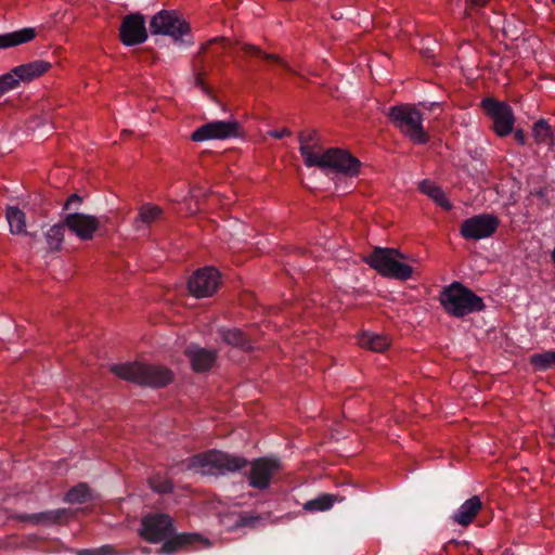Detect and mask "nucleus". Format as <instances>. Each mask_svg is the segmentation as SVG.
I'll return each instance as SVG.
<instances>
[{"mask_svg":"<svg viewBox=\"0 0 555 555\" xmlns=\"http://www.w3.org/2000/svg\"><path fill=\"white\" fill-rule=\"evenodd\" d=\"M299 151L305 165L313 167L318 156L324 152L323 146L319 142L318 132L315 130L301 131L299 133Z\"/></svg>","mask_w":555,"mask_h":555,"instance_id":"obj_16","label":"nucleus"},{"mask_svg":"<svg viewBox=\"0 0 555 555\" xmlns=\"http://www.w3.org/2000/svg\"><path fill=\"white\" fill-rule=\"evenodd\" d=\"M119 38L125 46H137L147 39L145 18L140 13L126 15L119 27Z\"/></svg>","mask_w":555,"mask_h":555,"instance_id":"obj_14","label":"nucleus"},{"mask_svg":"<svg viewBox=\"0 0 555 555\" xmlns=\"http://www.w3.org/2000/svg\"><path fill=\"white\" fill-rule=\"evenodd\" d=\"M65 228H67V227L63 222L60 224H54L53 227H51L48 230V232L46 234V238H47L49 248L51 250H60L61 249L63 241H64Z\"/></svg>","mask_w":555,"mask_h":555,"instance_id":"obj_31","label":"nucleus"},{"mask_svg":"<svg viewBox=\"0 0 555 555\" xmlns=\"http://www.w3.org/2000/svg\"><path fill=\"white\" fill-rule=\"evenodd\" d=\"M282 469V463L278 459H256L250 462V469L246 473L248 485L257 490H267Z\"/></svg>","mask_w":555,"mask_h":555,"instance_id":"obj_8","label":"nucleus"},{"mask_svg":"<svg viewBox=\"0 0 555 555\" xmlns=\"http://www.w3.org/2000/svg\"><path fill=\"white\" fill-rule=\"evenodd\" d=\"M323 171L353 178L360 172L361 162L348 151L331 147L318 156L314 166Z\"/></svg>","mask_w":555,"mask_h":555,"instance_id":"obj_7","label":"nucleus"},{"mask_svg":"<svg viewBox=\"0 0 555 555\" xmlns=\"http://www.w3.org/2000/svg\"><path fill=\"white\" fill-rule=\"evenodd\" d=\"M163 218L164 210L157 205L147 203L139 208L133 224L137 230H142L157 223Z\"/></svg>","mask_w":555,"mask_h":555,"instance_id":"obj_21","label":"nucleus"},{"mask_svg":"<svg viewBox=\"0 0 555 555\" xmlns=\"http://www.w3.org/2000/svg\"><path fill=\"white\" fill-rule=\"evenodd\" d=\"M109 370L124 380L154 388L165 387L173 378V374L169 369L141 362L113 364Z\"/></svg>","mask_w":555,"mask_h":555,"instance_id":"obj_1","label":"nucleus"},{"mask_svg":"<svg viewBox=\"0 0 555 555\" xmlns=\"http://www.w3.org/2000/svg\"><path fill=\"white\" fill-rule=\"evenodd\" d=\"M268 133L270 137L275 139H282L284 137H289L292 134V132L287 128H284L282 130H271Z\"/></svg>","mask_w":555,"mask_h":555,"instance_id":"obj_40","label":"nucleus"},{"mask_svg":"<svg viewBox=\"0 0 555 555\" xmlns=\"http://www.w3.org/2000/svg\"><path fill=\"white\" fill-rule=\"evenodd\" d=\"M36 37L34 28H23L16 31L0 34V49L15 47L31 41Z\"/></svg>","mask_w":555,"mask_h":555,"instance_id":"obj_22","label":"nucleus"},{"mask_svg":"<svg viewBox=\"0 0 555 555\" xmlns=\"http://www.w3.org/2000/svg\"><path fill=\"white\" fill-rule=\"evenodd\" d=\"M483 504L478 495H474L466 500L459 509L452 515V520L460 526L467 527L470 525Z\"/></svg>","mask_w":555,"mask_h":555,"instance_id":"obj_18","label":"nucleus"},{"mask_svg":"<svg viewBox=\"0 0 555 555\" xmlns=\"http://www.w3.org/2000/svg\"><path fill=\"white\" fill-rule=\"evenodd\" d=\"M228 44L229 39L225 37L212 38L201 46L197 57H201L207 52H211L215 57H220Z\"/></svg>","mask_w":555,"mask_h":555,"instance_id":"obj_30","label":"nucleus"},{"mask_svg":"<svg viewBox=\"0 0 555 555\" xmlns=\"http://www.w3.org/2000/svg\"><path fill=\"white\" fill-rule=\"evenodd\" d=\"M338 500L337 495L324 493L305 503V509L309 512H325Z\"/></svg>","mask_w":555,"mask_h":555,"instance_id":"obj_29","label":"nucleus"},{"mask_svg":"<svg viewBox=\"0 0 555 555\" xmlns=\"http://www.w3.org/2000/svg\"><path fill=\"white\" fill-rule=\"evenodd\" d=\"M173 533L172 518L167 514L155 513L144 516L139 529L140 537L150 542L158 543Z\"/></svg>","mask_w":555,"mask_h":555,"instance_id":"obj_10","label":"nucleus"},{"mask_svg":"<svg viewBox=\"0 0 555 555\" xmlns=\"http://www.w3.org/2000/svg\"><path fill=\"white\" fill-rule=\"evenodd\" d=\"M7 220L12 234L26 233V216L20 208L12 206L8 207Z\"/></svg>","mask_w":555,"mask_h":555,"instance_id":"obj_26","label":"nucleus"},{"mask_svg":"<svg viewBox=\"0 0 555 555\" xmlns=\"http://www.w3.org/2000/svg\"><path fill=\"white\" fill-rule=\"evenodd\" d=\"M20 518L22 520L30 521L33 524H41L56 520V516H54L52 512L23 515Z\"/></svg>","mask_w":555,"mask_h":555,"instance_id":"obj_36","label":"nucleus"},{"mask_svg":"<svg viewBox=\"0 0 555 555\" xmlns=\"http://www.w3.org/2000/svg\"><path fill=\"white\" fill-rule=\"evenodd\" d=\"M51 63L43 60H36L23 65L15 66L13 73L16 74L20 81L30 82L39 78L51 68Z\"/></svg>","mask_w":555,"mask_h":555,"instance_id":"obj_20","label":"nucleus"},{"mask_svg":"<svg viewBox=\"0 0 555 555\" xmlns=\"http://www.w3.org/2000/svg\"><path fill=\"white\" fill-rule=\"evenodd\" d=\"M359 344L361 347L375 352H383L390 345L386 336L372 333H363L359 338Z\"/></svg>","mask_w":555,"mask_h":555,"instance_id":"obj_24","label":"nucleus"},{"mask_svg":"<svg viewBox=\"0 0 555 555\" xmlns=\"http://www.w3.org/2000/svg\"><path fill=\"white\" fill-rule=\"evenodd\" d=\"M420 191L429 196L433 201H435L436 204H438L444 210H450L452 208V204L447 198L444 192L441 190L440 186L435 184L433 181L427 179L423 180L420 183Z\"/></svg>","mask_w":555,"mask_h":555,"instance_id":"obj_23","label":"nucleus"},{"mask_svg":"<svg viewBox=\"0 0 555 555\" xmlns=\"http://www.w3.org/2000/svg\"><path fill=\"white\" fill-rule=\"evenodd\" d=\"M20 82L16 74L13 73V68L9 73L0 76V85L5 92L16 89Z\"/></svg>","mask_w":555,"mask_h":555,"instance_id":"obj_35","label":"nucleus"},{"mask_svg":"<svg viewBox=\"0 0 555 555\" xmlns=\"http://www.w3.org/2000/svg\"><path fill=\"white\" fill-rule=\"evenodd\" d=\"M401 259H405V255L396 248L375 247L364 261L385 278L406 281L412 276L413 268L400 262Z\"/></svg>","mask_w":555,"mask_h":555,"instance_id":"obj_5","label":"nucleus"},{"mask_svg":"<svg viewBox=\"0 0 555 555\" xmlns=\"http://www.w3.org/2000/svg\"><path fill=\"white\" fill-rule=\"evenodd\" d=\"M78 555H121L114 546L103 545L95 550H82Z\"/></svg>","mask_w":555,"mask_h":555,"instance_id":"obj_37","label":"nucleus"},{"mask_svg":"<svg viewBox=\"0 0 555 555\" xmlns=\"http://www.w3.org/2000/svg\"><path fill=\"white\" fill-rule=\"evenodd\" d=\"M247 459L218 450H210L189 459L188 468L198 469L204 475H225L245 468Z\"/></svg>","mask_w":555,"mask_h":555,"instance_id":"obj_2","label":"nucleus"},{"mask_svg":"<svg viewBox=\"0 0 555 555\" xmlns=\"http://www.w3.org/2000/svg\"><path fill=\"white\" fill-rule=\"evenodd\" d=\"M488 2H489V0H466V11L473 10V9H478V8H483L487 5Z\"/></svg>","mask_w":555,"mask_h":555,"instance_id":"obj_39","label":"nucleus"},{"mask_svg":"<svg viewBox=\"0 0 555 555\" xmlns=\"http://www.w3.org/2000/svg\"><path fill=\"white\" fill-rule=\"evenodd\" d=\"M241 49L246 55L262 57L266 61L274 62L281 65L286 70L294 73L287 62L282 60L278 54H271L263 52L259 47L250 43H242Z\"/></svg>","mask_w":555,"mask_h":555,"instance_id":"obj_25","label":"nucleus"},{"mask_svg":"<svg viewBox=\"0 0 555 555\" xmlns=\"http://www.w3.org/2000/svg\"><path fill=\"white\" fill-rule=\"evenodd\" d=\"M532 134L535 143L552 146L554 144V135L551 126L546 120L540 119L534 122Z\"/></svg>","mask_w":555,"mask_h":555,"instance_id":"obj_27","label":"nucleus"},{"mask_svg":"<svg viewBox=\"0 0 555 555\" xmlns=\"http://www.w3.org/2000/svg\"><path fill=\"white\" fill-rule=\"evenodd\" d=\"M205 75H206V72H205L204 67L201 66L195 73V85H196V87H198L202 90H204L205 92H207L208 88L204 81Z\"/></svg>","mask_w":555,"mask_h":555,"instance_id":"obj_38","label":"nucleus"},{"mask_svg":"<svg viewBox=\"0 0 555 555\" xmlns=\"http://www.w3.org/2000/svg\"><path fill=\"white\" fill-rule=\"evenodd\" d=\"M164 544L159 548V554H172L179 550L186 548L189 546H193L196 544H202L203 546H209V540L203 538L197 533H179L173 537H169L164 540Z\"/></svg>","mask_w":555,"mask_h":555,"instance_id":"obj_17","label":"nucleus"},{"mask_svg":"<svg viewBox=\"0 0 555 555\" xmlns=\"http://www.w3.org/2000/svg\"><path fill=\"white\" fill-rule=\"evenodd\" d=\"M90 496V489L87 483H79L68 490L65 501L72 504H80L87 502Z\"/></svg>","mask_w":555,"mask_h":555,"instance_id":"obj_33","label":"nucleus"},{"mask_svg":"<svg viewBox=\"0 0 555 555\" xmlns=\"http://www.w3.org/2000/svg\"><path fill=\"white\" fill-rule=\"evenodd\" d=\"M440 304L444 311L454 318H463L485 309L482 298L459 282L443 288Z\"/></svg>","mask_w":555,"mask_h":555,"instance_id":"obj_3","label":"nucleus"},{"mask_svg":"<svg viewBox=\"0 0 555 555\" xmlns=\"http://www.w3.org/2000/svg\"><path fill=\"white\" fill-rule=\"evenodd\" d=\"M530 363L539 371L555 369V350L532 354Z\"/></svg>","mask_w":555,"mask_h":555,"instance_id":"obj_32","label":"nucleus"},{"mask_svg":"<svg viewBox=\"0 0 555 555\" xmlns=\"http://www.w3.org/2000/svg\"><path fill=\"white\" fill-rule=\"evenodd\" d=\"M514 138L519 144H526V135L521 129H518L514 132Z\"/></svg>","mask_w":555,"mask_h":555,"instance_id":"obj_42","label":"nucleus"},{"mask_svg":"<svg viewBox=\"0 0 555 555\" xmlns=\"http://www.w3.org/2000/svg\"><path fill=\"white\" fill-rule=\"evenodd\" d=\"M220 335L222 337V340L228 345L238 347L242 349L250 348L249 339L247 338L245 333L238 328L221 330Z\"/></svg>","mask_w":555,"mask_h":555,"instance_id":"obj_28","label":"nucleus"},{"mask_svg":"<svg viewBox=\"0 0 555 555\" xmlns=\"http://www.w3.org/2000/svg\"><path fill=\"white\" fill-rule=\"evenodd\" d=\"M64 224L80 240H91L101 225V220L95 216L85 214H68L64 218Z\"/></svg>","mask_w":555,"mask_h":555,"instance_id":"obj_15","label":"nucleus"},{"mask_svg":"<svg viewBox=\"0 0 555 555\" xmlns=\"http://www.w3.org/2000/svg\"><path fill=\"white\" fill-rule=\"evenodd\" d=\"M241 125L235 119L216 120L202 125L191 134L194 142L224 140L240 135Z\"/></svg>","mask_w":555,"mask_h":555,"instance_id":"obj_11","label":"nucleus"},{"mask_svg":"<svg viewBox=\"0 0 555 555\" xmlns=\"http://www.w3.org/2000/svg\"><path fill=\"white\" fill-rule=\"evenodd\" d=\"M500 220L491 214H481L468 218L461 225V235L466 240H481L491 236L498 230Z\"/></svg>","mask_w":555,"mask_h":555,"instance_id":"obj_13","label":"nucleus"},{"mask_svg":"<svg viewBox=\"0 0 555 555\" xmlns=\"http://www.w3.org/2000/svg\"><path fill=\"white\" fill-rule=\"evenodd\" d=\"M186 357L190 359L192 369L195 372L208 371L216 361L217 354L212 350L199 347H189L185 350Z\"/></svg>","mask_w":555,"mask_h":555,"instance_id":"obj_19","label":"nucleus"},{"mask_svg":"<svg viewBox=\"0 0 555 555\" xmlns=\"http://www.w3.org/2000/svg\"><path fill=\"white\" fill-rule=\"evenodd\" d=\"M481 107L493 121V131L499 137H506L512 133L515 116L512 107L505 102L493 98H486L481 101Z\"/></svg>","mask_w":555,"mask_h":555,"instance_id":"obj_9","label":"nucleus"},{"mask_svg":"<svg viewBox=\"0 0 555 555\" xmlns=\"http://www.w3.org/2000/svg\"><path fill=\"white\" fill-rule=\"evenodd\" d=\"M387 117L396 129L413 143L426 144L429 135L423 127V114L412 104L390 106Z\"/></svg>","mask_w":555,"mask_h":555,"instance_id":"obj_4","label":"nucleus"},{"mask_svg":"<svg viewBox=\"0 0 555 555\" xmlns=\"http://www.w3.org/2000/svg\"><path fill=\"white\" fill-rule=\"evenodd\" d=\"M147 482L154 492L166 494L173 491L172 480L166 476L155 474L149 478Z\"/></svg>","mask_w":555,"mask_h":555,"instance_id":"obj_34","label":"nucleus"},{"mask_svg":"<svg viewBox=\"0 0 555 555\" xmlns=\"http://www.w3.org/2000/svg\"><path fill=\"white\" fill-rule=\"evenodd\" d=\"M80 203H81V197L77 194H72L67 198V201L64 205V209H70L74 204H80Z\"/></svg>","mask_w":555,"mask_h":555,"instance_id":"obj_41","label":"nucleus"},{"mask_svg":"<svg viewBox=\"0 0 555 555\" xmlns=\"http://www.w3.org/2000/svg\"><path fill=\"white\" fill-rule=\"evenodd\" d=\"M150 30L152 35L169 36L176 43L188 46L193 43L191 39H184V37L191 38L190 24L173 10H162L156 13L150 22Z\"/></svg>","mask_w":555,"mask_h":555,"instance_id":"obj_6","label":"nucleus"},{"mask_svg":"<svg viewBox=\"0 0 555 555\" xmlns=\"http://www.w3.org/2000/svg\"><path fill=\"white\" fill-rule=\"evenodd\" d=\"M553 3H555V0H552Z\"/></svg>","mask_w":555,"mask_h":555,"instance_id":"obj_43","label":"nucleus"},{"mask_svg":"<svg viewBox=\"0 0 555 555\" xmlns=\"http://www.w3.org/2000/svg\"><path fill=\"white\" fill-rule=\"evenodd\" d=\"M221 276L217 269L205 267L198 269L189 280V291L196 298L212 296L219 288Z\"/></svg>","mask_w":555,"mask_h":555,"instance_id":"obj_12","label":"nucleus"}]
</instances>
